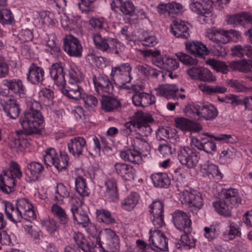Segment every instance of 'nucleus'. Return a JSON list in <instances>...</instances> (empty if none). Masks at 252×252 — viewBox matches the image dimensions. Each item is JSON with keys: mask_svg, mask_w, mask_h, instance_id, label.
<instances>
[{"mask_svg": "<svg viewBox=\"0 0 252 252\" xmlns=\"http://www.w3.org/2000/svg\"><path fill=\"white\" fill-rule=\"evenodd\" d=\"M133 124L138 126L150 124L154 122V119L152 115L147 113H144L142 111H138L132 116Z\"/></svg>", "mask_w": 252, "mask_h": 252, "instance_id": "nucleus-39", "label": "nucleus"}, {"mask_svg": "<svg viewBox=\"0 0 252 252\" xmlns=\"http://www.w3.org/2000/svg\"><path fill=\"white\" fill-rule=\"evenodd\" d=\"M15 180L13 174L9 171L4 170L0 175V189L4 193L8 194L13 191Z\"/></svg>", "mask_w": 252, "mask_h": 252, "instance_id": "nucleus-23", "label": "nucleus"}, {"mask_svg": "<svg viewBox=\"0 0 252 252\" xmlns=\"http://www.w3.org/2000/svg\"><path fill=\"white\" fill-rule=\"evenodd\" d=\"M98 238H100L101 241H105L107 239L111 241H114V239L120 241L119 237L114 231L110 228H104L100 230Z\"/></svg>", "mask_w": 252, "mask_h": 252, "instance_id": "nucleus-55", "label": "nucleus"}, {"mask_svg": "<svg viewBox=\"0 0 252 252\" xmlns=\"http://www.w3.org/2000/svg\"><path fill=\"white\" fill-rule=\"evenodd\" d=\"M100 100L101 108L105 111H111L120 106V102L116 98L108 95L101 96Z\"/></svg>", "mask_w": 252, "mask_h": 252, "instance_id": "nucleus-40", "label": "nucleus"}, {"mask_svg": "<svg viewBox=\"0 0 252 252\" xmlns=\"http://www.w3.org/2000/svg\"><path fill=\"white\" fill-rule=\"evenodd\" d=\"M187 73L192 80L202 82H214L216 80V77L208 68L194 66L189 68Z\"/></svg>", "mask_w": 252, "mask_h": 252, "instance_id": "nucleus-9", "label": "nucleus"}, {"mask_svg": "<svg viewBox=\"0 0 252 252\" xmlns=\"http://www.w3.org/2000/svg\"><path fill=\"white\" fill-rule=\"evenodd\" d=\"M201 170L206 176L216 178L217 179L222 178L223 175L220 171L218 166L207 161L201 165Z\"/></svg>", "mask_w": 252, "mask_h": 252, "instance_id": "nucleus-35", "label": "nucleus"}, {"mask_svg": "<svg viewBox=\"0 0 252 252\" xmlns=\"http://www.w3.org/2000/svg\"><path fill=\"white\" fill-rule=\"evenodd\" d=\"M186 48L189 53L200 58H202L204 55H207V47L200 42L187 41L186 42Z\"/></svg>", "mask_w": 252, "mask_h": 252, "instance_id": "nucleus-29", "label": "nucleus"}, {"mask_svg": "<svg viewBox=\"0 0 252 252\" xmlns=\"http://www.w3.org/2000/svg\"><path fill=\"white\" fill-rule=\"evenodd\" d=\"M179 60L184 64L187 65H196L198 63V61L196 58H193L190 56L180 52L177 54Z\"/></svg>", "mask_w": 252, "mask_h": 252, "instance_id": "nucleus-64", "label": "nucleus"}, {"mask_svg": "<svg viewBox=\"0 0 252 252\" xmlns=\"http://www.w3.org/2000/svg\"><path fill=\"white\" fill-rule=\"evenodd\" d=\"M139 199V196L137 193H131L122 200L121 207L125 210L131 211L137 204Z\"/></svg>", "mask_w": 252, "mask_h": 252, "instance_id": "nucleus-42", "label": "nucleus"}, {"mask_svg": "<svg viewBox=\"0 0 252 252\" xmlns=\"http://www.w3.org/2000/svg\"><path fill=\"white\" fill-rule=\"evenodd\" d=\"M38 96L41 101L49 104L54 98V92L49 89L44 88L38 92Z\"/></svg>", "mask_w": 252, "mask_h": 252, "instance_id": "nucleus-61", "label": "nucleus"}, {"mask_svg": "<svg viewBox=\"0 0 252 252\" xmlns=\"http://www.w3.org/2000/svg\"><path fill=\"white\" fill-rule=\"evenodd\" d=\"M14 22L13 15L9 9L6 8L0 9V23L2 25H11Z\"/></svg>", "mask_w": 252, "mask_h": 252, "instance_id": "nucleus-54", "label": "nucleus"}, {"mask_svg": "<svg viewBox=\"0 0 252 252\" xmlns=\"http://www.w3.org/2000/svg\"><path fill=\"white\" fill-rule=\"evenodd\" d=\"M131 69L129 63H122L112 67L111 75L116 84H124L125 82H130Z\"/></svg>", "mask_w": 252, "mask_h": 252, "instance_id": "nucleus-7", "label": "nucleus"}, {"mask_svg": "<svg viewBox=\"0 0 252 252\" xmlns=\"http://www.w3.org/2000/svg\"><path fill=\"white\" fill-rule=\"evenodd\" d=\"M68 83H81L83 80L82 73L76 67H71L68 70Z\"/></svg>", "mask_w": 252, "mask_h": 252, "instance_id": "nucleus-52", "label": "nucleus"}, {"mask_svg": "<svg viewBox=\"0 0 252 252\" xmlns=\"http://www.w3.org/2000/svg\"><path fill=\"white\" fill-rule=\"evenodd\" d=\"M92 38L95 47L97 49L103 52L107 53L110 38L102 37L98 33H94L92 35Z\"/></svg>", "mask_w": 252, "mask_h": 252, "instance_id": "nucleus-44", "label": "nucleus"}, {"mask_svg": "<svg viewBox=\"0 0 252 252\" xmlns=\"http://www.w3.org/2000/svg\"><path fill=\"white\" fill-rule=\"evenodd\" d=\"M139 39L143 46L152 47L157 43V39L154 36L149 35L146 32H143L139 36Z\"/></svg>", "mask_w": 252, "mask_h": 252, "instance_id": "nucleus-59", "label": "nucleus"}, {"mask_svg": "<svg viewBox=\"0 0 252 252\" xmlns=\"http://www.w3.org/2000/svg\"><path fill=\"white\" fill-rule=\"evenodd\" d=\"M171 31L177 37L187 38L189 35V28L185 22L174 20L171 25Z\"/></svg>", "mask_w": 252, "mask_h": 252, "instance_id": "nucleus-25", "label": "nucleus"}, {"mask_svg": "<svg viewBox=\"0 0 252 252\" xmlns=\"http://www.w3.org/2000/svg\"><path fill=\"white\" fill-rule=\"evenodd\" d=\"M145 58H150L153 64L160 68H165V57L160 56V52L157 50L149 49L142 51Z\"/></svg>", "mask_w": 252, "mask_h": 252, "instance_id": "nucleus-32", "label": "nucleus"}, {"mask_svg": "<svg viewBox=\"0 0 252 252\" xmlns=\"http://www.w3.org/2000/svg\"><path fill=\"white\" fill-rule=\"evenodd\" d=\"M173 221L175 227L184 233H190L192 230L190 215L181 210H176L172 215Z\"/></svg>", "mask_w": 252, "mask_h": 252, "instance_id": "nucleus-8", "label": "nucleus"}, {"mask_svg": "<svg viewBox=\"0 0 252 252\" xmlns=\"http://www.w3.org/2000/svg\"><path fill=\"white\" fill-rule=\"evenodd\" d=\"M74 222L77 223L82 225L85 227L90 222V219L87 211H85L83 208L71 212Z\"/></svg>", "mask_w": 252, "mask_h": 252, "instance_id": "nucleus-47", "label": "nucleus"}, {"mask_svg": "<svg viewBox=\"0 0 252 252\" xmlns=\"http://www.w3.org/2000/svg\"><path fill=\"white\" fill-rule=\"evenodd\" d=\"M230 0H190V8L192 11L197 14L205 16L211 13L213 10V4L216 3L221 8L228 3Z\"/></svg>", "mask_w": 252, "mask_h": 252, "instance_id": "nucleus-5", "label": "nucleus"}, {"mask_svg": "<svg viewBox=\"0 0 252 252\" xmlns=\"http://www.w3.org/2000/svg\"><path fill=\"white\" fill-rule=\"evenodd\" d=\"M229 67L233 70H237L245 73H250L251 75H246L245 78L252 81V71L250 69V61L240 60L230 63Z\"/></svg>", "mask_w": 252, "mask_h": 252, "instance_id": "nucleus-30", "label": "nucleus"}, {"mask_svg": "<svg viewBox=\"0 0 252 252\" xmlns=\"http://www.w3.org/2000/svg\"><path fill=\"white\" fill-rule=\"evenodd\" d=\"M64 50L69 56L80 57L82 56V46L80 41L71 34L67 35L63 39Z\"/></svg>", "mask_w": 252, "mask_h": 252, "instance_id": "nucleus-14", "label": "nucleus"}, {"mask_svg": "<svg viewBox=\"0 0 252 252\" xmlns=\"http://www.w3.org/2000/svg\"><path fill=\"white\" fill-rule=\"evenodd\" d=\"M52 213L58 219L60 223L66 224L68 221V217L64 209L59 205L54 204L51 208Z\"/></svg>", "mask_w": 252, "mask_h": 252, "instance_id": "nucleus-50", "label": "nucleus"}, {"mask_svg": "<svg viewBox=\"0 0 252 252\" xmlns=\"http://www.w3.org/2000/svg\"><path fill=\"white\" fill-rule=\"evenodd\" d=\"M58 154L56 150L53 148H49L45 151L43 158L44 163L46 166L54 165Z\"/></svg>", "mask_w": 252, "mask_h": 252, "instance_id": "nucleus-56", "label": "nucleus"}, {"mask_svg": "<svg viewBox=\"0 0 252 252\" xmlns=\"http://www.w3.org/2000/svg\"><path fill=\"white\" fill-rule=\"evenodd\" d=\"M27 106L29 109L20 116L19 123L27 135L38 134L44 122L43 115L37 109L40 105L36 101H29Z\"/></svg>", "mask_w": 252, "mask_h": 252, "instance_id": "nucleus-1", "label": "nucleus"}, {"mask_svg": "<svg viewBox=\"0 0 252 252\" xmlns=\"http://www.w3.org/2000/svg\"><path fill=\"white\" fill-rule=\"evenodd\" d=\"M106 188L105 196L110 201H115L118 199L119 195L117 188L116 180L114 178L108 179L105 182Z\"/></svg>", "mask_w": 252, "mask_h": 252, "instance_id": "nucleus-34", "label": "nucleus"}, {"mask_svg": "<svg viewBox=\"0 0 252 252\" xmlns=\"http://www.w3.org/2000/svg\"><path fill=\"white\" fill-rule=\"evenodd\" d=\"M149 212L152 215L162 214L164 212V203L161 200H156L149 206Z\"/></svg>", "mask_w": 252, "mask_h": 252, "instance_id": "nucleus-60", "label": "nucleus"}, {"mask_svg": "<svg viewBox=\"0 0 252 252\" xmlns=\"http://www.w3.org/2000/svg\"><path fill=\"white\" fill-rule=\"evenodd\" d=\"M97 245L101 252H119L120 241L114 239V241L106 240L101 241L100 238H97Z\"/></svg>", "mask_w": 252, "mask_h": 252, "instance_id": "nucleus-33", "label": "nucleus"}, {"mask_svg": "<svg viewBox=\"0 0 252 252\" xmlns=\"http://www.w3.org/2000/svg\"><path fill=\"white\" fill-rule=\"evenodd\" d=\"M5 213L7 218L14 223L20 222L23 219L32 221L36 218L32 204L26 198L18 199L15 205L6 203Z\"/></svg>", "mask_w": 252, "mask_h": 252, "instance_id": "nucleus-2", "label": "nucleus"}, {"mask_svg": "<svg viewBox=\"0 0 252 252\" xmlns=\"http://www.w3.org/2000/svg\"><path fill=\"white\" fill-rule=\"evenodd\" d=\"M230 34L236 35L237 38L240 36L239 33L235 30L223 31L221 29H210L206 32V35L210 40L217 44H224L230 41Z\"/></svg>", "mask_w": 252, "mask_h": 252, "instance_id": "nucleus-10", "label": "nucleus"}, {"mask_svg": "<svg viewBox=\"0 0 252 252\" xmlns=\"http://www.w3.org/2000/svg\"><path fill=\"white\" fill-rule=\"evenodd\" d=\"M69 159V156L66 153H61L60 155L57 157L56 160H55L53 165L58 170H62L66 168L68 166Z\"/></svg>", "mask_w": 252, "mask_h": 252, "instance_id": "nucleus-58", "label": "nucleus"}, {"mask_svg": "<svg viewBox=\"0 0 252 252\" xmlns=\"http://www.w3.org/2000/svg\"><path fill=\"white\" fill-rule=\"evenodd\" d=\"M206 63L211 66L217 72H221L224 74H226L229 71L228 66L223 62L215 59H210L206 61Z\"/></svg>", "mask_w": 252, "mask_h": 252, "instance_id": "nucleus-53", "label": "nucleus"}, {"mask_svg": "<svg viewBox=\"0 0 252 252\" xmlns=\"http://www.w3.org/2000/svg\"><path fill=\"white\" fill-rule=\"evenodd\" d=\"M43 69L34 63H32L28 68L27 73V80L30 83L34 85H41L44 78Z\"/></svg>", "mask_w": 252, "mask_h": 252, "instance_id": "nucleus-17", "label": "nucleus"}, {"mask_svg": "<svg viewBox=\"0 0 252 252\" xmlns=\"http://www.w3.org/2000/svg\"><path fill=\"white\" fill-rule=\"evenodd\" d=\"M75 189L81 197L89 195V189L87 185L86 180L81 176H78L75 179Z\"/></svg>", "mask_w": 252, "mask_h": 252, "instance_id": "nucleus-45", "label": "nucleus"}, {"mask_svg": "<svg viewBox=\"0 0 252 252\" xmlns=\"http://www.w3.org/2000/svg\"><path fill=\"white\" fill-rule=\"evenodd\" d=\"M183 8V5L175 1L169 2L167 3H160L157 6L158 12L160 15L167 14L169 16L174 17L180 14Z\"/></svg>", "mask_w": 252, "mask_h": 252, "instance_id": "nucleus-16", "label": "nucleus"}, {"mask_svg": "<svg viewBox=\"0 0 252 252\" xmlns=\"http://www.w3.org/2000/svg\"><path fill=\"white\" fill-rule=\"evenodd\" d=\"M43 170V166L39 162L33 161L29 163L25 171L28 182L37 180Z\"/></svg>", "mask_w": 252, "mask_h": 252, "instance_id": "nucleus-28", "label": "nucleus"}, {"mask_svg": "<svg viewBox=\"0 0 252 252\" xmlns=\"http://www.w3.org/2000/svg\"><path fill=\"white\" fill-rule=\"evenodd\" d=\"M154 186L158 188H167L170 185V180L165 173H155L151 175Z\"/></svg>", "mask_w": 252, "mask_h": 252, "instance_id": "nucleus-38", "label": "nucleus"}, {"mask_svg": "<svg viewBox=\"0 0 252 252\" xmlns=\"http://www.w3.org/2000/svg\"><path fill=\"white\" fill-rule=\"evenodd\" d=\"M156 91L158 95L170 99L175 97V94L178 91V88L175 85L167 84L159 86Z\"/></svg>", "mask_w": 252, "mask_h": 252, "instance_id": "nucleus-37", "label": "nucleus"}, {"mask_svg": "<svg viewBox=\"0 0 252 252\" xmlns=\"http://www.w3.org/2000/svg\"><path fill=\"white\" fill-rule=\"evenodd\" d=\"M25 230L26 234L34 241L35 243H39L42 232L40 228L35 225H25Z\"/></svg>", "mask_w": 252, "mask_h": 252, "instance_id": "nucleus-49", "label": "nucleus"}, {"mask_svg": "<svg viewBox=\"0 0 252 252\" xmlns=\"http://www.w3.org/2000/svg\"><path fill=\"white\" fill-rule=\"evenodd\" d=\"M1 106L7 117L15 119L19 116L20 108L19 104L15 99L9 98L1 102Z\"/></svg>", "mask_w": 252, "mask_h": 252, "instance_id": "nucleus-21", "label": "nucleus"}, {"mask_svg": "<svg viewBox=\"0 0 252 252\" xmlns=\"http://www.w3.org/2000/svg\"><path fill=\"white\" fill-rule=\"evenodd\" d=\"M158 150L163 157L170 156L175 152V146L172 144L166 143L159 145Z\"/></svg>", "mask_w": 252, "mask_h": 252, "instance_id": "nucleus-62", "label": "nucleus"}, {"mask_svg": "<svg viewBox=\"0 0 252 252\" xmlns=\"http://www.w3.org/2000/svg\"><path fill=\"white\" fill-rule=\"evenodd\" d=\"M134 105L145 107L155 102V97L151 94L145 92H136L132 97Z\"/></svg>", "mask_w": 252, "mask_h": 252, "instance_id": "nucleus-22", "label": "nucleus"}, {"mask_svg": "<svg viewBox=\"0 0 252 252\" xmlns=\"http://www.w3.org/2000/svg\"><path fill=\"white\" fill-rule=\"evenodd\" d=\"M252 23V16L249 13L244 12L236 14L228 17L227 23L233 27L240 25H244L245 23Z\"/></svg>", "mask_w": 252, "mask_h": 252, "instance_id": "nucleus-36", "label": "nucleus"}, {"mask_svg": "<svg viewBox=\"0 0 252 252\" xmlns=\"http://www.w3.org/2000/svg\"><path fill=\"white\" fill-rule=\"evenodd\" d=\"M192 143L198 149L203 150L208 154H212V152L217 149L216 144L206 138L198 136L192 139Z\"/></svg>", "mask_w": 252, "mask_h": 252, "instance_id": "nucleus-27", "label": "nucleus"}, {"mask_svg": "<svg viewBox=\"0 0 252 252\" xmlns=\"http://www.w3.org/2000/svg\"><path fill=\"white\" fill-rule=\"evenodd\" d=\"M136 68L139 73L147 78H157L159 74H162V72L147 64H138L136 66Z\"/></svg>", "mask_w": 252, "mask_h": 252, "instance_id": "nucleus-41", "label": "nucleus"}, {"mask_svg": "<svg viewBox=\"0 0 252 252\" xmlns=\"http://www.w3.org/2000/svg\"><path fill=\"white\" fill-rule=\"evenodd\" d=\"M80 83H67L62 86V93L70 98L78 100L82 98L83 90L80 86Z\"/></svg>", "mask_w": 252, "mask_h": 252, "instance_id": "nucleus-20", "label": "nucleus"}, {"mask_svg": "<svg viewBox=\"0 0 252 252\" xmlns=\"http://www.w3.org/2000/svg\"><path fill=\"white\" fill-rule=\"evenodd\" d=\"M242 201V194L237 189L231 188L224 189L221 191L220 199L213 202V206L219 214L229 216L231 209L241 204Z\"/></svg>", "mask_w": 252, "mask_h": 252, "instance_id": "nucleus-3", "label": "nucleus"}, {"mask_svg": "<svg viewBox=\"0 0 252 252\" xmlns=\"http://www.w3.org/2000/svg\"><path fill=\"white\" fill-rule=\"evenodd\" d=\"M150 241L153 246L162 251L168 250V239L165 235L159 230H150Z\"/></svg>", "mask_w": 252, "mask_h": 252, "instance_id": "nucleus-19", "label": "nucleus"}, {"mask_svg": "<svg viewBox=\"0 0 252 252\" xmlns=\"http://www.w3.org/2000/svg\"><path fill=\"white\" fill-rule=\"evenodd\" d=\"M183 111L187 116L191 118L197 117L199 120L212 121L218 115L216 107L208 103L189 104Z\"/></svg>", "mask_w": 252, "mask_h": 252, "instance_id": "nucleus-4", "label": "nucleus"}, {"mask_svg": "<svg viewBox=\"0 0 252 252\" xmlns=\"http://www.w3.org/2000/svg\"><path fill=\"white\" fill-rule=\"evenodd\" d=\"M50 75L57 86L62 87L65 84V72L61 63L52 65L50 68Z\"/></svg>", "mask_w": 252, "mask_h": 252, "instance_id": "nucleus-24", "label": "nucleus"}, {"mask_svg": "<svg viewBox=\"0 0 252 252\" xmlns=\"http://www.w3.org/2000/svg\"><path fill=\"white\" fill-rule=\"evenodd\" d=\"M125 48L124 45L119 40L115 38H110L107 53L118 55L123 52Z\"/></svg>", "mask_w": 252, "mask_h": 252, "instance_id": "nucleus-57", "label": "nucleus"}, {"mask_svg": "<svg viewBox=\"0 0 252 252\" xmlns=\"http://www.w3.org/2000/svg\"><path fill=\"white\" fill-rule=\"evenodd\" d=\"M114 167L113 172L125 180L131 181L134 179L136 170L132 165L123 162H117Z\"/></svg>", "mask_w": 252, "mask_h": 252, "instance_id": "nucleus-18", "label": "nucleus"}, {"mask_svg": "<svg viewBox=\"0 0 252 252\" xmlns=\"http://www.w3.org/2000/svg\"><path fill=\"white\" fill-rule=\"evenodd\" d=\"M73 239L78 247H80L84 252H95L94 243L91 240L85 238L83 234L80 232L75 233Z\"/></svg>", "mask_w": 252, "mask_h": 252, "instance_id": "nucleus-31", "label": "nucleus"}, {"mask_svg": "<svg viewBox=\"0 0 252 252\" xmlns=\"http://www.w3.org/2000/svg\"><path fill=\"white\" fill-rule=\"evenodd\" d=\"M120 156L125 161L138 164L142 160L141 152L136 149L126 148L120 153Z\"/></svg>", "mask_w": 252, "mask_h": 252, "instance_id": "nucleus-26", "label": "nucleus"}, {"mask_svg": "<svg viewBox=\"0 0 252 252\" xmlns=\"http://www.w3.org/2000/svg\"><path fill=\"white\" fill-rule=\"evenodd\" d=\"M178 158L180 163L189 168H194L197 164L199 157L189 147H181Z\"/></svg>", "mask_w": 252, "mask_h": 252, "instance_id": "nucleus-11", "label": "nucleus"}, {"mask_svg": "<svg viewBox=\"0 0 252 252\" xmlns=\"http://www.w3.org/2000/svg\"><path fill=\"white\" fill-rule=\"evenodd\" d=\"M95 92L100 96L110 95L113 91L112 82L106 75H99L93 78Z\"/></svg>", "mask_w": 252, "mask_h": 252, "instance_id": "nucleus-13", "label": "nucleus"}, {"mask_svg": "<svg viewBox=\"0 0 252 252\" xmlns=\"http://www.w3.org/2000/svg\"><path fill=\"white\" fill-rule=\"evenodd\" d=\"M96 219L98 222H103L105 224L114 223L115 222V219L112 217L111 213L104 209L97 210Z\"/></svg>", "mask_w": 252, "mask_h": 252, "instance_id": "nucleus-51", "label": "nucleus"}, {"mask_svg": "<svg viewBox=\"0 0 252 252\" xmlns=\"http://www.w3.org/2000/svg\"><path fill=\"white\" fill-rule=\"evenodd\" d=\"M2 84L6 87L8 93L17 97L25 98L27 90L23 82L19 79H6L2 81Z\"/></svg>", "mask_w": 252, "mask_h": 252, "instance_id": "nucleus-12", "label": "nucleus"}, {"mask_svg": "<svg viewBox=\"0 0 252 252\" xmlns=\"http://www.w3.org/2000/svg\"><path fill=\"white\" fill-rule=\"evenodd\" d=\"M195 246V240L189 233H185L182 235L180 240L176 243L178 249H189L194 248Z\"/></svg>", "mask_w": 252, "mask_h": 252, "instance_id": "nucleus-43", "label": "nucleus"}, {"mask_svg": "<svg viewBox=\"0 0 252 252\" xmlns=\"http://www.w3.org/2000/svg\"><path fill=\"white\" fill-rule=\"evenodd\" d=\"M180 200L183 204L188 205L189 211L193 213L197 212L203 206L202 195L196 190L183 191L180 196Z\"/></svg>", "mask_w": 252, "mask_h": 252, "instance_id": "nucleus-6", "label": "nucleus"}, {"mask_svg": "<svg viewBox=\"0 0 252 252\" xmlns=\"http://www.w3.org/2000/svg\"><path fill=\"white\" fill-rule=\"evenodd\" d=\"M42 226L50 233H54L58 227L57 222L53 219L48 218L41 222Z\"/></svg>", "mask_w": 252, "mask_h": 252, "instance_id": "nucleus-63", "label": "nucleus"}, {"mask_svg": "<svg viewBox=\"0 0 252 252\" xmlns=\"http://www.w3.org/2000/svg\"><path fill=\"white\" fill-rule=\"evenodd\" d=\"M67 148L70 154L75 158H79L83 155L85 150L87 151V142L82 136L75 137L69 141Z\"/></svg>", "mask_w": 252, "mask_h": 252, "instance_id": "nucleus-15", "label": "nucleus"}, {"mask_svg": "<svg viewBox=\"0 0 252 252\" xmlns=\"http://www.w3.org/2000/svg\"><path fill=\"white\" fill-rule=\"evenodd\" d=\"M132 147L142 153L149 152L151 150L150 144L147 139L140 136L135 137L132 143Z\"/></svg>", "mask_w": 252, "mask_h": 252, "instance_id": "nucleus-48", "label": "nucleus"}, {"mask_svg": "<svg viewBox=\"0 0 252 252\" xmlns=\"http://www.w3.org/2000/svg\"><path fill=\"white\" fill-rule=\"evenodd\" d=\"M231 51L232 54L238 57H242L244 56L252 59V47L249 45H245L242 46L241 45L234 46Z\"/></svg>", "mask_w": 252, "mask_h": 252, "instance_id": "nucleus-46", "label": "nucleus"}]
</instances>
